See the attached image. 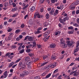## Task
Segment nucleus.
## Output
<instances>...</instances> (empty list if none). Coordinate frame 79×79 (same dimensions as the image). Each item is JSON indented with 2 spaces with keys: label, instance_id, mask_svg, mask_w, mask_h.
<instances>
[{
  "label": "nucleus",
  "instance_id": "052dcab7",
  "mask_svg": "<svg viewBox=\"0 0 79 79\" xmlns=\"http://www.w3.org/2000/svg\"><path fill=\"white\" fill-rule=\"evenodd\" d=\"M29 37V36H26L25 38L24 39V40H27V38H28Z\"/></svg>",
  "mask_w": 79,
  "mask_h": 79
},
{
  "label": "nucleus",
  "instance_id": "20e7f679",
  "mask_svg": "<svg viewBox=\"0 0 79 79\" xmlns=\"http://www.w3.org/2000/svg\"><path fill=\"white\" fill-rule=\"evenodd\" d=\"M79 1H77L76 2L72 3L71 5V6H76V5H79Z\"/></svg>",
  "mask_w": 79,
  "mask_h": 79
},
{
  "label": "nucleus",
  "instance_id": "f03ea898",
  "mask_svg": "<svg viewBox=\"0 0 79 79\" xmlns=\"http://www.w3.org/2000/svg\"><path fill=\"white\" fill-rule=\"evenodd\" d=\"M37 16L38 18H40V15L38 12H35L34 14V18H36V17Z\"/></svg>",
  "mask_w": 79,
  "mask_h": 79
},
{
  "label": "nucleus",
  "instance_id": "79ce46f5",
  "mask_svg": "<svg viewBox=\"0 0 79 79\" xmlns=\"http://www.w3.org/2000/svg\"><path fill=\"white\" fill-rule=\"evenodd\" d=\"M24 26H25V25L24 23H23L21 24L20 27L21 28H24Z\"/></svg>",
  "mask_w": 79,
  "mask_h": 79
},
{
  "label": "nucleus",
  "instance_id": "2eb2a0df",
  "mask_svg": "<svg viewBox=\"0 0 79 79\" xmlns=\"http://www.w3.org/2000/svg\"><path fill=\"white\" fill-rule=\"evenodd\" d=\"M25 61H29L30 60V57L29 56H27L25 57Z\"/></svg>",
  "mask_w": 79,
  "mask_h": 79
},
{
  "label": "nucleus",
  "instance_id": "3c124183",
  "mask_svg": "<svg viewBox=\"0 0 79 79\" xmlns=\"http://www.w3.org/2000/svg\"><path fill=\"white\" fill-rule=\"evenodd\" d=\"M47 57H48V56L45 55V56H43V59H44V60H45V59H46V58H47Z\"/></svg>",
  "mask_w": 79,
  "mask_h": 79
},
{
  "label": "nucleus",
  "instance_id": "7ed1b4c3",
  "mask_svg": "<svg viewBox=\"0 0 79 79\" xmlns=\"http://www.w3.org/2000/svg\"><path fill=\"white\" fill-rule=\"evenodd\" d=\"M19 67H21L22 66H25V62L24 61H20L19 63Z\"/></svg>",
  "mask_w": 79,
  "mask_h": 79
},
{
  "label": "nucleus",
  "instance_id": "f704fd0d",
  "mask_svg": "<svg viewBox=\"0 0 79 79\" xmlns=\"http://www.w3.org/2000/svg\"><path fill=\"white\" fill-rule=\"evenodd\" d=\"M19 32H20V30L19 29H17V30H16L15 31V33L16 34H18V33H19Z\"/></svg>",
  "mask_w": 79,
  "mask_h": 79
},
{
  "label": "nucleus",
  "instance_id": "423d86ee",
  "mask_svg": "<svg viewBox=\"0 0 79 79\" xmlns=\"http://www.w3.org/2000/svg\"><path fill=\"white\" fill-rule=\"evenodd\" d=\"M57 58L56 56L55 55V53H54L52 55V56H51V59L53 60H56Z\"/></svg>",
  "mask_w": 79,
  "mask_h": 79
},
{
  "label": "nucleus",
  "instance_id": "ea45409f",
  "mask_svg": "<svg viewBox=\"0 0 79 79\" xmlns=\"http://www.w3.org/2000/svg\"><path fill=\"white\" fill-rule=\"evenodd\" d=\"M44 7H41L40 8V11L41 13H42V12H43V11H44Z\"/></svg>",
  "mask_w": 79,
  "mask_h": 79
},
{
  "label": "nucleus",
  "instance_id": "8fccbe9b",
  "mask_svg": "<svg viewBox=\"0 0 79 79\" xmlns=\"http://www.w3.org/2000/svg\"><path fill=\"white\" fill-rule=\"evenodd\" d=\"M37 45L38 48H40L41 47V45L37 44Z\"/></svg>",
  "mask_w": 79,
  "mask_h": 79
},
{
  "label": "nucleus",
  "instance_id": "6e6552de",
  "mask_svg": "<svg viewBox=\"0 0 79 79\" xmlns=\"http://www.w3.org/2000/svg\"><path fill=\"white\" fill-rule=\"evenodd\" d=\"M8 72L7 71H6L3 73V75L4 76V78H6L7 76H8Z\"/></svg>",
  "mask_w": 79,
  "mask_h": 79
},
{
  "label": "nucleus",
  "instance_id": "a18cd8bd",
  "mask_svg": "<svg viewBox=\"0 0 79 79\" xmlns=\"http://www.w3.org/2000/svg\"><path fill=\"white\" fill-rule=\"evenodd\" d=\"M45 0H40V3H44Z\"/></svg>",
  "mask_w": 79,
  "mask_h": 79
},
{
  "label": "nucleus",
  "instance_id": "4c0bfd02",
  "mask_svg": "<svg viewBox=\"0 0 79 79\" xmlns=\"http://www.w3.org/2000/svg\"><path fill=\"white\" fill-rule=\"evenodd\" d=\"M54 11H55L54 10H51V12L50 13H49V14H51V15H53V12H54Z\"/></svg>",
  "mask_w": 79,
  "mask_h": 79
},
{
  "label": "nucleus",
  "instance_id": "bf43d9fd",
  "mask_svg": "<svg viewBox=\"0 0 79 79\" xmlns=\"http://www.w3.org/2000/svg\"><path fill=\"white\" fill-rule=\"evenodd\" d=\"M35 79H40V77L39 76H36L35 77Z\"/></svg>",
  "mask_w": 79,
  "mask_h": 79
},
{
  "label": "nucleus",
  "instance_id": "680f3d73",
  "mask_svg": "<svg viewBox=\"0 0 79 79\" xmlns=\"http://www.w3.org/2000/svg\"><path fill=\"white\" fill-rule=\"evenodd\" d=\"M50 67L51 68H55V66L53 64H52L51 66Z\"/></svg>",
  "mask_w": 79,
  "mask_h": 79
},
{
  "label": "nucleus",
  "instance_id": "f257e3e1",
  "mask_svg": "<svg viewBox=\"0 0 79 79\" xmlns=\"http://www.w3.org/2000/svg\"><path fill=\"white\" fill-rule=\"evenodd\" d=\"M66 43L67 45L69 46V47H71L74 44V41H70V40H69L66 41Z\"/></svg>",
  "mask_w": 79,
  "mask_h": 79
},
{
  "label": "nucleus",
  "instance_id": "4be33fe9",
  "mask_svg": "<svg viewBox=\"0 0 79 79\" xmlns=\"http://www.w3.org/2000/svg\"><path fill=\"white\" fill-rule=\"evenodd\" d=\"M51 76V73H49L48 75H47L45 77V79H47V78H49Z\"/></svg>",
  "mask_w": 79,
  "mask_h": 79
},
{
  "label": "nucleus",
  "instance_id": "a211bd4d",
  "mask_svg": "<svg viewBox=\"0 0 79 79\" xmlns=\"http://www.w3.org/2000/svg\"><path fill=\"white\" fill-rule=\"evenodd\" d=\"M28 39L29 41H32L33 40V37L31 36H29Z\"/></svg>",
  "mask_w": 79,
  "mask_h": 79
},
{
  "label": "nucleus",
  "instance_id": "9d476101",
  "mask_svg": "<svg viewBox=\"0 0 79 79\" xmlns=\"http://www.w3.org/2000/svg\"><path fill=\"white\" fill-rule=\"evenodd\" d=\"M23 73L25 76H27L29 74V72L27 71L24 70L23 71Z\"/></svg>",
  "mask_w": 79,
  "mask_h": 79
},
{
  "label": "nucleus",
  "instance_id": "69168bd1",
  "mask_svg": "<svg viewBox=\"0 0 79 79\" xmlns=\"http://www.w3.org/2000/svg\"><path fill=\"white\" fill-rule=\"evenodd\" d=\"M10 73H13V69H11L10 70Z\"/></svg>",
  "mask_w": 79,
  "mask_h": 79
},
{
  "label": "nucleus",
  "instance_id": "2f4dec72",
  "mask_svg": "<svg viewBox=\"0 0 79 79\" xmlns=\"http://www.w3.org/2000/svg\"><path fill=\"white\" fill-rule=\"evenodd\" d=\"M18 15V13H17L13 15L12 16V17H15V16H17V15Z\"/></svg>",
  "mask_w": 79,
  "mask_h": 79
},
{
  "label": "nucleus",
  "instance_id": "473e14b6",
  "mask_svg": "<svg viewBox=\"0 0 79 79\" xmlns=\"http://www.w3.org/2000/svg\"><path fill=\"white\" fill-rule=\"evenodd\" d=\"M21 60V59L19 58L18 59H17L15 62V63H18L19 61H20V60Z\"/></svg>",
  "mask_w": 79,
  "mask_h": 79
},
{
  "label": "nucleus",
  "instance_id": "cd10ccee",
  "mask_svg": "<svg viewBox=\"0 0 79 79\" xmlns=\"http://www.w3.org/2000/svg\"><path fill=\"white\" fill-rule=\"evenodd\" d=\"M43 40L44 42H47L48 40L47 37H45L43 38Z\"/></svg>",
  "mask_w": 79,
  "mask_h": 79
},
{
  "label": "nucleus",
  "instance_id": "13d9d810",
  "mask_svg": "<svg viewBox=\"0 0 79 79\" xmlns=\"http://www.w3.org/2000/svg\"><path fill=\"white\" fill-rule=\"evenodd\" d=\"M51 2H52V3H54L55 2V0H50Z\"/></svg>",
  "mask_w": 79,
  "mask_h": 79
},
{
  "label": "nucleus",
  "instance_id": "49530a36",
  "mask_svg": "<svg viewBox=\"0 0 79 79\" xmlns=\"http://www.w3.org/2000/svg\"><path fill=\"white\" fill-rule=\"evenodd\" d=\"M11 31H12V28H10L7 30V31L9 32H11Z\"/></svg>",
  "mask_w": 79,
  "mask_h": 79
},
{
  "label": "nucleus",
  "instance_id": "774afa93",
  "mask_svg": "<svg viewBox=\"0 0 79 79\" xmlns=\"http://www.w3.org/2000/svg\"><path fill=\"white\" fill-rule=\"evenodd\" d=\"M77 23H78V24H79V18H78L77 19Z\"/></svg>",
  "mask_w": 79,
  "mask_h": 79
},
{
  "label": "nucleus",
  "instance_id": "f3484780",
  "mask_svg": "<svg viewBox=\"0 0 79 79\" xmlns=\"http://www.w3.org/2000/svg\"><path fill=\"white\" fill-rule=\"evenodd\" d=\"M45 17L47 19H49L50 18V15H49L48 13H47L45 15Z\"/></svg>",
  "mask_w": 79,
  "mask_h": 79
},
{
  "label": "nucleus",
  "instance_id": "37998d69",
  "mask_svg": "<svg viewBox=\"0 0 79 79\" xmlns=\"http://www.w3.org/2000/svg\"><path fill=\"white\" fill-rule=\"evenodd\" d=\"M13 3V2L11 0L9 1V3L10 5H12Z\"/></svg>",
  "mask_w": 79,
  "mask_h": 79
},
{
  "label": "nucleus",
  "instance_id": "dca6fc26",
  "mask_svg": "<svg viewBox=\"0 0 79 79\" xmlns=\"http://www.w3.org/2000/svg\"><path fill=\"white\" fill-rule=\"evenodd\" d=\"M63 20L64 22H65L66 21V20H67V21L69 20V18L68 17H65L64 18Z\"/></svg>",
  "mask_w": 79,
  "mask_h": 79
},
{
  "label": "nucleus",
  "instance_id": "e2e57ef3",
  "mask_svg": "<svg viewBox=\"0 0 79 79\" xmlns=\"http://www.w3.org/2000/svg\"><path fill=\"white\" fill-rule=\"evenodd\" d=\"M56 64H57V63L56 62H54L53 63V64L55 67H56Z\"/></svg>",
  "mask_w": 79,
  "mask_h": 79
},
{
  "label": "nucleus",
  "instance_id": "c756f323",
  "mask_svg": "<svg viewBox=\"0 0 79 79\" xmlns=\"http://www.w3.org/2000/svg\"><path fill=\"white\" fill-rule=\"evenodd\" d=\"M14 35V34L13 33H9V37H11V38H12L13 37V35Z\"/></svg>",
  "mask_w": 79,
  "mask_h": 79
},
{
  "label": "nucleus",
  "instance_id": "f8f14e48",
  "mask_svg": "<svg viewBox=\"0 0 79 79\" xmlns=\"http://www.w3.org/2000/svg\"><path fill=\"white\" fill-rule=\"evenodd\" d=\"M61 33V31H58L57 32H56L55 33V35H58L59 36Z\"/></svg>",
  "mask_w": 79,
  "mask_h": 79
},
{
  "label": "nucleus",
  "instance_id": "0e129e2a",
  "mask_svg": "<svg viewBox=\"0 0 79 79\" xmlns=\"http://www.w3.org/2000/svg\"><path fill=\"white\" fill-rule=\"evenodd\" d=\"M16 66H17V64H15V65H14L12 67V68H15V67Z\"/></svg>",
  "mask_w": 79,
  "mask_h": 79
},
{
  "label": "nucleus",
  "instance_id": "0eeeda50",
  "mask_svg": "<svg viewBox=\"0 0 79 79\" xmlns=\"http://www.w3.org/2000/svg\"><path fill=\"white\" fill-rule=\"evenodd\" d=\"M60 47H62V48H66V47H68V45H67V44L64 43H63V44H60Z\"/></svg>",
  "mask_w": 79,
  "mask_h": 79
},
{
  "label": "nucleus",
  "instance_id": "9b49d317",
  "mask_svg": "<svg viewBox=\"0 0 79 79\" xmlns=\"http://www.w3.org/2000/svg\"><path fill=\"white\" fill-rule=\"evenodd\" d=\"M32 63V61L30 60L27 61V65H31Z\"/></svg>",
  "mask_w": 79,
  "mask_h": 79
},
{
  "label": "nucleus",
  "instance_id": "4468645a",
  "mask_svg": "<svg viewBox=\"0 0 79 79\" xmlns=\"http://www.w3.org/2000/svg\"><path fill=\"white\" fill-rule=\"evenodd\" d=\"M79 74V73L76 72V71H75V72H74V73L73 74V76H77Z\"/></svg>",
  "mask_w": 79,
  "mask_h": 79
},
{
  "label": "nucleus",
  "instance_id": "c03bdc74",
  "mask_svg": "<svg viewBox=\"0 0 79 79\" xmlns=\"http://www.w3.org/2000/svg\"><path fill=\"white\" fill-rule=\"evenodd\" d=\"M26 52L27 53H29V52H31V50L29 49H27L26 50Z\"/></svg>",
  "mask_w": 79,
  "mask_h": 79
},
{
  "label": "nucleus",
  "instance_id": "a19ab883",
  "mask_svg": "<svg viewBox=\"0 0 79 79\" xmlns=\"http://www.w3.org/2000/svg\"><path fill=\"white\" fill-rule=\"evenodd\" d=\"M73 25L75 27H79V25L77 24V23H75L73 24Z\"/></svg>",
  "mask_w": 79,
  "mask_h": 79
},
{
  "label": "nucleus",
  "instance_id": "7c9ffc66",
  "mask_svg": "<svg viewBox=\"0 0 79 79\" xmlns=\"http://www.w3.org/2000/svg\"><path fill=\"white\" fill-rule=\"evenodd\" d=\"M28 6H29V5H26L25 6H24L22 8V9L23 10H26V8H27V7H28Z\"/></svg>",
  "mask_w": 79,
  "mask_h": 79
},
{
  "label": "nucleus",
  "instance_id": "aec40b11",
  "mask_svg": "<svg viewBox=\"0 0 79 79\" xmlns=\"http://www.w3.org/2000/svg\"><path fill=\"white\" fill-rule=\"evenodd\" d=\"M24 51H25L24 49H22L21 50H20L19 51V53H20V54L23 53H24Z\"/></svg>",
  "mask_w": 79,
  "mask_h": 79
},
{
  "label": "nucleus",
  "instance_id": "72a5a7b5",
  "mask_svg": "<svg viewBox=\"0 0 79 79\" xmlns=\"http://www.w3.org/2000/svg\"><path fill=\"white\" fill-rule=\"evenodd\" d=\"M73 33H74V32L72 31H69L68 32V33L69 34H73Z\"/></svg>",
  "mask_w": 79,
  "mask_h": 79
},
{
  "label": "nucleus",
  "instance_id": "b1692460",
  "mask_svg": "<svg viewBox=\"0 0 79 79\" xmlns=\"http://www.w3.org/2000/svg\"><path fill=\"white\" fill-rule=\"evenodd\" d=\"M35 8L34 7H32L30 9V10L31 11L33 12L34 10H35Z\"/></svg>",
  "mask_w": 79,
  "mask_h": 79
},
{
  "label": "nucleus",
  "instance_id": "4d7b16f0",
  "mask_svg": "<svg viewBox=\"0 0 79 79\" xmlns=\"http://www.w3.org/2000/svg\"><path fill=\"white\" fill-rule=\"evenodd\" d=\"M12 39V38H11V37H10V36H8L7 39V40H10L11 39Z\"/></svg>",
  "mask_w": 79,
  "mask_h": 79
},
{
  "label": "nucleus",
  "instance_id": "c85d7f7f",
  "mask_svg": "<svg viewBox=\"0 0 79 79\" xmlns=\"http://www.w3.org/2000/svg\"><path fill=\"white\" fill-rule=\"evenodd\" d=\"M48 62H44L43 63L41 64V66H44V65H45V64H46L47 63H48Z\"/></svg>",
  "mask_w": 79,
  "mask_h": 79
},
{
  "label": "nucleus",
  "instance_id": "603ef678",
  "mask_svg": "<svg viewBox=\"0 0 79 79\" xmlns=\"http://www.w3.org/2000/svg\"><path fill=\"white\" fill-rule=\"evenodd\" d=\"M75 72L76 71H74L73 72V71H72L70 73V75H73V74H74V73H75Z\"/></svg>",
  "mask_w": 79,
  "mask_h": 79
},
{
  "label": "nucleus",
  "instance_id": "6ab92c4d",
  "mask_svg": "<svg viewBox=\"0 0 79 79\" xmlns=\"http://www.w3.org/2000/svg\"><path fill=\"white\" fill-rule=\"evenodd\" d=\"M18 9V7H15L13 9H12V11L14 12V11H16Z\"/></svg>",
  "mask_w": 79,
  "mask_h": 79
},
{
  "label": "nucleus",
  "instance_id": "58836bf2",
  "mask_svg": "<svg viewBox=\"0 0 79 79\" xmlns=\"http://www.w3.org/2000/svg\"><path fill=\"white\" fill-rule=\"evenodd\" d=\"M58 69H56L53 72V74H55V73H56L57 72H58Z\"/></svg>",
  "mask_w": 79,
  "mask_h": 79
},
{
  "label": "nucleus",
  "instance_id": "de8ad7c7",
  "mask_svg": "<svg viewBox=\"0 0 79 79\" xmlns=\"http://www.w3.org/2000/svg\"><path fill=\"white\" fill-rule=\"evenodd\" d=\"M46 34H48V35L50 33V30H48L46 32Z\"/></svg>",
  "mask_w": 79,
  "mask_h": 79
},
{
  "label": "nucleus",
  "instance_id": "a878e982",
  "mask_svg": "<svg viewBox=\"0 0 79 79\" xmlns=\"http://www.w3.org/2000/svg\"><path fill=\"white\" fill-rule=\"evenodd\" d=\"M76 6H71L69 7V10H74L75 9Z\"/></svg>",
  "mask_w": 79,
  "mask_h": 79
},
{
  "label": "nucleus",
  "instance_id": "338daca9",
  "mask_svg": "<svg viewBox=\"0 0 79 79\" xmlns=\"http://www.w3.org/2000/svg\"><path fill=\"white\" fill-rule=\"evenodd\" d=\"M79 13V10H78L76 11V14H77V15H78Z\"/></svg>",
  "mask_w": 79,
  "mask_h": 79
},
{
  "label": "nucleus",
  "instance_id": "864d4df0",
  "mask_svg": "<svg viewBox=\"0 0 79 79\" xmlns=\"http://www.w3.org/2000/svg\"><path fill=\"white\" fill-rule=\"evenodd\" d=\"M73 29V27L72 26L69 27H68V29L70 30V29Z\"/></svg>",
  "mask_w": 79,
  "mask_h": 79
},
{
  "label": "nucleus",
  "instance_id": "5701e85b",
  "mask_svg": "<svg viewBox=\"0 0 79 79\" xmlns=\"http://www.w3.org/2000/svg\"><path fill=\"white\" fill-rule=\"evenodd\" d=\"M35 46H36V42H35V41H34L33 42L32 47H35Z\"/></svg>",
  "mask_w": 79,
  "mask_h": 79
},
{
  "label": "nucleus",
  "instance_id": "39448f33",
  "mask_svg": "<svg viewBox=\"0 0 79 79\" xmlns=\"http://www.w3.org/2000/svg\"><path fill=\"white\" fill-rule=\"evenodd\" d=\"M56 47V44L54 43H52L50 45V48H54Z\"/></svg>",
  "mask_w": 79,
  "mask_h": 79
},
{
  "label": "nucleus",
  "instance_id": "e433bc0d",
  "mask_svg": "<svg viewBox=\"0 0 79 79\" xmlns=\"http://www.w3.org/2000/svg\"><path fill=\"white\" fill-rule=\"evenodd\" d=\"M24 69H25V67H22L20 69V71H22L23 70H24Z\"/></svg>",
  "mask_w": 79,
  "mask_h": 79
},
{
  "label": "nucleus",
  "instance_id": "ddd939ff",
  "mask_svg": "<svg viewBox=\"0 0 79 79\" xmlns=\"http://www.w3.org/2000/svg\"><path fill=\"white\" fill-rule=\"evenodd\" d=\"M59 21L60 23H62V24H63V25H64V24H65V23L64 22V20L63 19H60Z\"/></svg>",
  "mask_w": 79,
  "mask_h": 79
},
{
  "label": "nucleus",
  "instance_id": "393cba45",
  "mask_svg": "<svg viewBox=\"0 0 79 79\" xmlns=\"http://www.w3.org/2000/svg\"><path fill=\"white\" fill-rule=\"evenodd\" d=\"M79 48H77L76 49H75L74 51V53H76V52H77L78 51H79Z\"/></svg>",
  "mask_w": 79,
  "mask_h": 79
},
{
  "label": "nucleus",
  "instance_id": "6e6d98bb",
  "mask_svg": "<svg viewBox=\"0 0 79 79\" xmlns=\"http://www.w3.org/2000/svg\"><path fill=\"white\" fill-rule=\"evenodd\" d=\"M12 48H16V45H12L11 46Z\"/></svg>",
  "mask_w": 79,
  "mask_h": 79
},
{
  "label": "nucleus",
  "instance_id": "09e8293b",
  "mask_svg": "<svg viewBox=\"0 0 79 79\" xmlns=\"http://www.w3.org/2000/svg\"><path fill=\"white\" fill-rule=\"evenodd\" d=\"M29 23H30V24H32V19H30L29 20Z\"/></svg>",
  "mask_w": 79,
  "mask_h": 79
},
{
  "label": "nucleus",
  "instance_id": "c9c22d12",
  "mask_svg": "<svg viewBox=\"0 0 79 79\" xmlns=\"http://www.w3.org/2000/svg\"><path fill=\"white\" fill-rule=\"evenodd\" d=\"M19 76H20V77H24V76H25V75H24V73L20 74Z\"/></svg>",
  "mask_w": 79,
  "mask_h": 79
},
{
  "label": "nucleus",
  "instance_id": "412c9836",
  "mask_svg": "<svg viewBox=\"0 0 79 79\" xmlns=\"http://www.w3.org/2000/svg\"><path fill=\"white\" fill-rule=\"evenodd\" d=\"M64 43V41H63V38H61L60 40V44H62Z\"/></svg>",
  "mask_w": 79,
  "mask_h": 79
},
{
  "label": "nucleus",
  "instance_id": "bb28decb",
  "mask_svg": "<svg viewBox=\"0 0 79 79\" xmlns=\"http://www.w3.org/2000/svg\"><path fill=\"white\" fill-rule=\"evenodd\" d=\"M28 54L30 57H32V56L34 55V54H32V53L31 52L28 53Z\"/></svg>",
  "mask_w": 79,
  "mask_h": 79
},
{
  "label": "nucleus",
  "instance_id": "1a4fd4ad",
  "mask_svg": "<svg viewBox=\"0 0 79 79\" xmlns=\"http://www.w3.org/2000/svg\"><path fill=\"white\" fill-rule=\"evenodd\" d=\"M14 64L15 62H12L10 63L8 66L9 68H11V67H12Z\"/></svg>",
  "mask_w": 79,
  "mask_h": 79
},
{
  "label": "nucleus",
  "instance_id": "5fc2aeb1",
  "mask_svg": "<svg viewBox=\"0 0 79 79\" xmlns=\"http://www.w3.org/2000/svg\"><path fill=\"white\" fill-rule=\"evenodd\" d=\"M12 5L13 7H16V4L15 3H13Z\"/></svg>",
  "mask_w": 79,
  "mask_h": 79
}]
</instances>
